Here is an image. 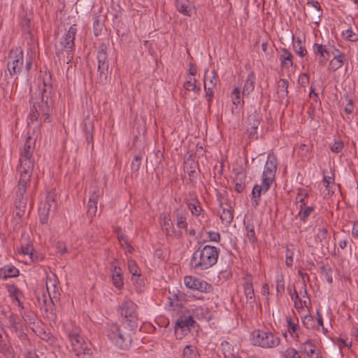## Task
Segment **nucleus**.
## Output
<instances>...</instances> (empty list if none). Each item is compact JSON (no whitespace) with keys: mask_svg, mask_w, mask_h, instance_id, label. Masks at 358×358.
I'll return each instance as SVG.
<instances>
[{"mask_svg":"<svg viewBox=\"0 0 358 358\" xmlns=\"http://www.w3.org/2000/svg\"><path fill=\"white\" fill-rule=\"evenodd\" d=\"M334 179L330 176H324L323 178V185L325 187V195L330 196L334 193V191L331 189V185H334Z\"/></svg>","mask_w":358,"mask_h":358,"instance_id":"49530a36","label":"nucleus"},{"mask_svg":"<svg viewBox=\"0 0 358 358\" xmlns=\"http://www.w3.org/2000/svg\"><path fill=\"white\" fill-rule=\"evenodd\" d=\"M232 106L231 111L234 114H238L240 112V107L244 106V100L241 96V90L238 87H235L231 92Z\"/></svg>","mask_w":358,"mask_h":358,"instance_id":"412c9836","label":"nucleus"},{"mask_svg":"<svg viewBox=\"0 0 358 358\" xmlns=\"http://www.w3.org/2000/svg\"><path fill=\"white\" fill-rule=\"evenodd\" d=\"M250 341L252 345L264 349L277 348L280 345L281 339L268 330L255 329L250 334Z\"/></svg>","mask_w":358,"mask_h":358,"instance_id":"0eeeda50","label":"nucleus"},{"mask_svg":"<svg viewBox=\"0 0 358 358\" xmlns=\"http://www.w3.org/2000/svg\"><path fill=\"white\" fill-rule=\"evenodd\" d=\"M222 212L220 213V217L222 224L225 226H229L234 219V210L229 204H220Z\"/></svg>","mask_w":358,"mask_h":358,"instance_id":"5701e85b","label":"nucleus"},{"mask_svg":"<svg viewBox=\"0 0 358 358\" xmlns=\"http://www.w3.org/2000/svg\"><path fill=\"white\" fill-rule=\"evenodd\" d=\"M245 174L243 173L239 172L237 173L234 180L235 183L234 189L238 193L243 192L245 189Z\"/></svg>","mask_w":358,"mask_h":358,"instance_id":"79ce46f5","label":"nucleus"},{"mask_svg":"<svg viewBox=\"0 0 358 358\" xmlns=\"http://www.w3.org/2000/svg\"><path fill=\"white\" fill-rule=\"evenodd\" d=\"M20 250H21L22 255H27V256H28L29 258L30 257V256L32 255V253L34 251L32 245H30L29 243L25 244V245H22Z\"/></svg>","mask_w":358,"mask_h":358,"instance_id":"864d4df0","label":"nucleus"},{"mask_svg":"<svg viewBox=\"0 0 358 358\" xmlns=\"http://www.w3.org/2000/svg\"><path fill=\"white\" fill-rule=\"evenodd\" d=\"M193 317L199 320L209 321L211 319V313L208 310L207 308L198 306L192 310Z\"/></svg>","mask_w":358,"mask_h":358,"instance_id":"473e14b6","label":"nucleus"},{"mask_svg":"<svg viewBox=\"0 0 358 358\" xmlns=\"http://www.w3.org/2000/svg\"><path fill=\"white\" fill-rule=\"evenodd\" d=\"M184 283L187 288L202 292H208L211 289L210 285L206 281L191 275L185 277Z\"/></svg>","mask_w":358,"mask_h":358,"instance_id":"ddd939ff","label":"nucleus"},{"mask_svg":"<svg viewBox=\"0 0 358 358\" xmlns=\"http://www.w3.org/2000/svg\"><path fill=\"white\" fill-rule=\"evenodd\" d=\"M287 328V331L285 332L284 336H286L287 334L289 335L294 331H298L300 329L299 321L297 318H292L290 316L286 317Z\"/></svg>","mask_w":358,"mask_h":358,"instance_id":"ea45409f","label":"nucleus"},{"mask_svg":"<svg viewBox=\"0 0 358 358\" xmlns=\"http://www.w3.org/2000/svg\"><path fill=\"white\" fill-rule=\"evenodd\" d=\"M277 158L273 154H268L262 174V180L270 185L275 180L277 170Z\"/></svg>","mask_w":358,"mask_h":358,"instance_id":"f8f14e48","label":"nucleus"},{"mask_svg":"<svg viewBox=\"0 0 358 358\" xmlns=\"http://www.w3.org/2000/svg\"><path fill=\"white\" fill-rule=\"evenodd\" d=\"M177 10L187 16H191L194 11V6L189 0H176Z\"/></svg>","mask_w":358,"mask_h":358,"instance_id":"b1692460","label":"nucleus"},{"mask_svg":"<svg viewBox=\"0 0 358 358\" xmlns=\"http://www.w3.org/2000/svg\"><path fill=\"white\" fill-rule=\"evenodd\" d=\"M188 212L185 208H176L173 211V221L176 223L178 230H180L182 231V230L187 231L188 227Z\"/></svg>","mask_w":358,"mask_h":358,"instance_id":"dca6fc26","label":"nucleus"},{"mask_svg":"<svg viewBox=\"0 0 358 358\" xmlns=\"http://www.w3.org/2000/svg\"><path fill=\"white\" fill-rule=\"evenodd\" d=\"M346 104L344 107V111L346 114H351L352 113L353 110H354V103H353V101L352 99H349L348 96H346Z\"/></svg>","mask_w":358,"mask_h":358,"instance_id":"13d9d810","label":"nucleus"},{"mask_svg":"<svg viewBox=\"0 0 358 358\" xmlns=\"http://www.w3.org/2000/svg\"><path fill=\"white\" fill-rule=\"evenodd\" d=\"M338 348L341 350L344 348H350L352 346V343H348L345 340L342 338H338L337 340Z\"/></svg>","mask_w":358,"mask_h":358,"instance_id":"69168bd1","label":"nucleus"},{"mask_svg":"<svg viewBox=\"0 0 358 358\" xmlns=\"http://www.w3.org/2000/svg\"><path fill=\"white\" fill-rule=\"evenodd\" d=\"M196 80L194 77L188 76L184 84V87L187 91H194L196 93H199L201 91V88L196 86Z\"/></svg>","mask_w":358,"mask_h":358,"instance_id":"a18cd8bd","label":"nucleus"},{"mask_svg":"<svg viewBox=\"0 0 358 358\" xmlns=\"http://www.w3.org/2000/svg\"><path fill=\"white\" fill-rule=\"evenodd\" d=\"M208 238L210 241L219 242L220 240V234L218 232L209 231L208 233Z\"/></svg>","mask_w":358,"mask_h":358,"instance_id":"e2e57ef3","label":"nucleus"},{"mask_svg":"<svg viewBox=\"0 0 358 358\" xmlns=\"http://www.w3.org/2000/svg\"><path fill=\"white\" fill-rule=\"evenodd\" d=\"M56 194L55 191H50L47 193L45 203L42 210L44 212L50 213L52 209H55L56 207L55 202Z\"/></svg>","mask_w":358,"mask_h":358,"instance_id":"c756f323","label":"nucleus"},{"mask_svg":"<svg viewBox=\"0 0 358 358\" xmlns=\"http://www.w3.org/2000/svg\"><path fill=\"white\" fill-rule=\"evenodd\" d=\"M301 352L306 354L309 358L317 350L316 345L312 342V341L307 338L304 340V342L300 347L298 348Z\"/></svg>","mask_w":358,"mask_h":358,"instance_id":"7c9ffc66","label":"nucleus"},{"mask_svg":"<svg viewBox=\"0 0 358 358\" xmlns=\"http://www.w3.org/2000/svg\"><path fill=\"white\" fill-rule=\"evenodd\" d=\"M334 51L337 52L338 54H335L334 52H331V55L334 57L329 64V69L332 71H335L341 68L346 60L345 55L343 52H341L336 48H334Z\"/></svg>","mask_w":358,"mask_h":358,"instance_id":"6ab92c4d","label":"nucleus"},{"mask_svg":"<svg viewBox=\"0 0 358 358\" xmlns=\"http://www.w3.org/2000/svg\"><path fill=\"white\" fill-rule=\"evenodd\" d=\"M255 81H256L255 75L254 72L250 71L248 73V75L244 82V85L243 87V91H242L243 96H248L254 91Z\"/></svg>","mask_w":358,"mask_h":358,"instance_id":"a878e982","label":"nucleus"},{"mask_svg":"<svg viewBox=\"0 0 358 358\" xmlns=\"http://www.w3.org/2000/svg\"><path fill=\"white\" fill-rule=\"evenodd\" d=\"M96 58L99 72L98 80L99 83L104 84L108 80L109 66L107 47L105 44L102 43L99 45Z\"/></svg>","mask_w":358,"mask_h":358,"instance_id":"1a4fd4ad","label":"nucleus"},{"mask_svg":"<svg viewBox=\"0 0 358 358\" xmlns=\"http://www.w3.org/2000/svg\"><path fill=\"white\" fill-rule=\"evenodd\" d=\"M271 185L262 181L261 185H255L252 190V203L254 207H257L259 204L262 194H265L270 188Z\"/></svg>","mask_w":358,"mask_h":358,"instance_id":"a211bd4d","label":"nucleus"},{"mask_svg":"<svg viewBox=\"0 0 358 358\" xmlns=\"http://www.w3.org/2000/svg\"><path fill=\"white\" fill-rule=\"evenodd\" d=\"M52 85L44 81L39 85L35 94H32L30 102L32 104L27 119L28 125L34 124L40 118V121L50 122L49 114L51 111L52 101L50 96Z\"/></svg>","mask_w":358,"mask_h":358,"instance_id":"f03ea898","label":"nucleus"},{"mask_svg":"<svg viewBox=\"0 0 358 358\" xmlns=\"http://www.w3.org/2000/svg\"><path fill=\"white\" fill-rule=\"evenodd\" d=\"M245 237L252 244L257 241V237L255 232V226L253 223L248 222L245 224Z\"/></svg>","mask_w":358,"mask_h":358,"instance_id":"37998d69","label":"nucleus"},{"mask_svg":"<svg viewBox=\"0 0 358 358\" xmlns=\"http://www.w3.org/2000/svg\"><path fill=\"white\" fill-rule=\"evenodd\" d=\"M35 148V141L29 136L21 149L17 173L19 176L16 189L15 208L16 215L22 217L25 214L27 208V197L25 193L29 185L35 164L33 155Z\"/></svg>","mask_w":358,"mask_h":358,"instance_id":"f257e3e1","label":"nucleus"},{"mask_svg":"<svg viewBox=\"0 0 358 358\" xmlns=\"http://www.w3.org/2000/svg\"><path fill=\"white\" fill-rule=\"evenodd\" d=\"M243 289L245 296L247 299V302L249 303L251 305V306H253V304L256 302V299L251 275H248L245 278Z\"/></svg>","mask_w":358,"mask_h":358,"instance_id":"4be33fe9","label":"nucleus"},{"mask_svg":"<svg viewBox=\"0 0 358 358\" xmlns=\"http://www.w3.org/2000/svg\"><path fill=\"white\" fill-rule=\"evenodd\" d=\"M276 292L278 295H281L285 290V282L282 277H278L275 280Z\"/></svg>","mask_w":358,"mask_h":358,"instance_id":"3c124183","label":"nucleus"},{"mask_svg":"<svg viewBox=\"0 0 358 358\" xmlns=\"http://www.w3.org/2000/svg\"><path fill=\"white\" fill-rule=\"evenodd\" d=\"M8 320L9 328L16 329V317L14 315H10Z\"/></svg>","mask_w":358,"mask_h":358,"instance_id":"774afa93","label":"nucleus"},{"mask_svg":"<svg viewBox=\"0 0 358 358\" xmlns=\"http://www.w3.org/2000/svg\"><path fill=\"white\" fill-rule=\"evenodd\" d=\"M29 259H30L31 262H37L42 260L43 259V256L41 254L34 251Z\"/></svg>","mask_w":358,"mask_h":358,"instance_id":"338daca9","label":"nucleus"},{"mask_svg":"<svg viewBox=\"0 0 358 358\" xmlns=\"http://www.w3.org/2000/svg\"><path fill=\"white\" fill-rule=\"evenodd\" d=\"M259 117L257 114H251L248 116V132L250 138H257V129L259 125Z\"/></svg>","mask_w":358,"mask_h":358,"instance_id":"393cba45","label":"nucleus"},{"mask_svg":"<svg viewBox=\"0 0 358 358\" xmlns=\"http://www.w3.org/2000/svg\"><path fill=\"white\" fill-rule=\"evenodd\" d=\"M65 333L71 343L72 351L80 358L88 355L90 350L84 338L80 336V329L74 324H70L66 327Z\"/></svg>","mask_w":358,"mask_h":358,"instance_id":"423d86ee","label":"nucleus"},{"mask_svg":"<svg viewBox=\"0 0 358 358\" xmlns=\"http://www.w3.org/2000/svg\"><path fill=\"white\" fill-rule=\"evenodd\" d=\"M315 206H308L303 208L301 207L299 208V211L296 216V219L299 220V223L296 224L300 233L307 230V227H303V225L308 222L309 217L315 213Z\"/></svg>","mask_w":358,"mask_h":358,"instance_id":"4468645a","label":"nucleus"},{"mask_svg":"<svg viewBox=\"0 0 358 358\" xmlns=\"http://www.w3.org/2000/svg\"><path fill=\"white\" fill-rule=\"evenodd\" d=\"M328 236V231L326 228L322 227L319 228L317 230V233L316 234V241L319 242H322V241L327 238Z\"/></svg>","mask_w":358,"mask_h":358,"instance_id":"603ef678","label":"nucleus"},{"mask_svg":"<svg viewBox=\"0 0 358 358\" xmlns=\"http://www.w3.org/2000/svg\"><path fill=\"white\" fill-rule=\"evenodd\" d=\"M313 52L315 55L320 56L318 58V64L321 66L326 65L330 55H331V50L327 45L319 43H315L313 45Z\"/></svg>","mask_w":358,"mask_h":358,"instance_id":"f3484780","label":"nucleus"},{"mask_svg":"<svg viewBox=\"0 0 358 358\" xmlns=\"http://www.w3.org/2000/svg\"><path fill=\"white\" fill-rule=\"evenodd\" d=\"M293 257H294L293 250H292L289 248H287L286 250V253H285V257H286L285 264L289 267H291L293 265V262H294Z\"/></svg>","mask_w":358,"mask_h":358,"instance_id":"6e6d98bb","label":"nucleus"},{"mask_svg":"<svg viewBox=\"0 0 358 358\" xmlns=\"http://www.w3.org/2000/svg\"><path fill=\"white\" fill-rule=\"evenodd\" d=\"M76 31V25L71 26L55 43V55L59 57L60 62L69 64L73 59Z\"/></svg>","mask_w":358,"mask_h":358,"instance_id":"20e7f679","label":"nucleus"},{"mask_svg":"<svg viewBox=\"0 0 358 358\" xmlns=\"http://www.w3.org/2000/svg\"><path fill=\"white\" fill-rule=\"evenodd\" d=\"M182 355L183 358H200L196 348L190 345L184 348Z\"/></svg>","mask_w":358,"mask_h":358,"instance_id":"c03bdc74","label":"nucleus"},{"mask_svg":"<svg viewBox=\"0 0 358 358\" xmlns=\"http://www.w3.org/2000/svg\"><path fill=\"white\" fill-rule=\"evenodd\" d=\"M341 36L344 39L348 41L355 42L358 41V34L355 33L351 29L343 31Z\"/></svg>","mask_w":358,"mask_h":358,"instance_id":"de8ad7c7","label":"nucleus"},{"mask_svg":"<svg viewBox=\"0 0 358 358\" xmlns=\"http://www.w3.org/2000/svg\"><path fill=\"white\" fill-rule=\"evenodd\" d=\"M302 322L304 326H306L307 328H309L310 327L313 326V317L310 315H305L303 317H302Z\"/></svg>","mask_w":358,"mask_h":358,"instance_id":"680f3d73","label":"nucleus"},{"mask_svg":"<svg viewBox=\"0 0 358 358\" xmlns=\"http://www.w3.org/2000/svg\"><path fill=\"white\" fill-rule=\"evenodd\" d=\"M5 287L7 289L9 296L17 302V305L21 309H23L24 306L22 301H20V296L22 295V292L17 288V287L14 284H6Z\"/></svg>","mask_w":358,"mask_h":358,"instance_id":"cd10ccee","label":"nucleus"},{"mask_svg":"<svg viewBox=\"0 0 358 358\" xmlns=\"http://www.w3.org/2000/svg\"><path fill=\"white\" fill-rule=\"evenodd\" d=\"M308 196V194L307 192H299L296 196V199L299 200V208L301 207L308 206L307 205V199Z\"/></svg>","mask_w":358,"mask_h":358,"instance_id":"8fccbe9b","label":"nucleus"},{"mask_svg":"<svg viewBox=\"0 0 358 358\" xmlns=\"http://www.w3.org/2000/svg\"><path fill=\"white\" fill-rule=\"evenodd\" d=\"M220 249L210 245H200L192 255L189 265L196 272L212 268L217 262Z\"/></svg>","mask_w":358,"mask_h":358,"instance_id":"7ed1b4c3","label":"nucleus"},{"mask_svg":"<svg viewBox=\"0 0 358 358\" xmlns=\"http://www.w3.org/2000/svg\"><path fill=\"white\" fill-rule=\"evenodd\" d=\"M280 56L282 66L289 69L293 65V56L292 53L285 48H282Z\"/></svg>","mask_w":358,"mask_h":358,"instance_id":"e433bc0d","label":"nucleus"},{"mask_svg":"<svg viewBox=\"0 0 358 358\" xmlns=\"http://www.w3.org/2000/svg\"><path fill=\"white\" fill-rule=\"evenodd\" d=\"M288 81L286 79L280 78L277 83V94L279 100L285 99L288 95Z\"/></svg>","mask_w":358,"mask_h":358,"instance_id":"f704fd0d","label":"nucleus"},{"mask_svg":"<svg viewBox=\"0 0 358 358\" xmlns=\"http://www.w3.org/2000/svg\"><path fill=\"white\" fill-rule=\"evenodd\" d=\"M220 346L224 358H236V350L229 342L224 341L221 343Z\"/></svg>","mask_w":358,"mask_h":358,"instance_id":"4c0bfd02","label":"nucleus"},{"mask_svg":"<svg viewBox=\"0 0 358 358\" xmlns=\"http://www.w3.org/2000/svg\"><path fill=\"white\" fill-rule=\"evenodd\" d=\"M46 287H47V290H48V294L50 298H52V292H53L54 294H56V291H55L56 287L55 285L54 282H52L50 280L47 281Z\"/></svg>","mask_w":358,"mask_h":358,"instance_id":"bf43d9fd","label":"nucleus"},{"mask_svg":"<svg viewBox=\"0 0 358 358\" xmlns=\"http://www.w3.org/2000/svg\"><path fill=\"white\" fill-rule=\"evenodd\" d=\"M219 78L215 71H209L208 69L205 71L203 82L205 98L210 105L214 96V89L216 87Z\"/></svg>","mask_w":358,"mask_h":358,"instance_id":"9d476101","label":"nucleus"},{"mask_svg":"<svg viewBox=\"0 0 358 358\" xmlns=\"http://www.w3.org/2000/svg\"><path fill=\"white\" fill-rule=\"evenodd\" d=\"M123 274L122 269L119 266H114L111 274V280L113 285L119 290L122 289L124 286Z\"/></svg>","mask_w":358,"mask_h":358,"instance_id":"bb28decb","label":"nucleus"},{"mask_svg":"<svg viewBox=\"0 0 358 358\" xmlns=\"http://www.w3.org/2000/svg\"><path fill=\"white\" fill-rule=\"evenodd\" d=\"M162 220V229L166 236H174L178 239L182 238L183 232L174 228L173 220L169 214H164Z\"/></svg>","mask_w":358,"mask_h":358,"instance_id":"2eb2a0df","label":"nucleus"},{"mask_svg":"<svg viewBox=\"0 0 358 358\" xmlns=\"http://www.w3.org/2000/svg\"><path fill=\"white\" fill-rule=\"evenodd\" d=\"M118 313L121 322L129 331H134L138 327V315L137 306L129 299H124L119 305Z\"/></svg>","mask_w":358,"mask_h":358,"instance_id":"39448f33","label":"nucleus"},{"mask_svg":"<svg viewBox=\"0 0 358 358\" xmlns=\"http://www.w3.org/2000/svg\"><path fill=\"white\" fill-rule=\"evenodd\" d=\"M141 165V157L135 156L134 160L131 162V167L132 171L137 172Z\"/></svg>","mask_w":358,"mask_h":358,"instance_id":"4d7b16f0","label":"nucleus"},{"mask_svg":"<svg viewBox=\"0 0 358 358\" xmlns=\"http://www.w3.org/2000/svg\"><path fill=\"white\" fill-rule=\"evenodd\" d=\"M194 323L193 316L180 317L176 322V331L181 329L182 331H189V327Z\"/></svg>","mask_w":358,"mask_h":358,"instance_id":"c85d7f7f","label":"nucleus"},{"mask_svg":"<svg viewBox=\"0 0 358 358\" xmlns=\"http://www.w3.org/2000/svg\"><path fill=\"white\" fill-rule=\"evenodd\" d=\"M187 205L193 216L198 217L201 214L203 209L199 201L196 198L188 201Z\"/></svg>","mask_w":358,"mask_h":358,"instance_id":"c9c22d12","label":"nucleus"},{"mask_svg":"<svg viewBox=\"0 0 358 358\" xmlns=\"http://www.w3.org/2000/svg\"><path fill=\"white\" fill-rule=\"evenodd\" d=\"M294 303L296 309H302L303 306H307V304L309 303L306 300L302 301L301 299H296Z\"/></svg>","mask_w":358,"mask_h":358,"instance_id":"0e129e2a","label":"nucleus"},{"mask_svg":"<svg viewBox=\"0 0 358 358\" xmlns=\"http://www.w3.org/2000/svg\"><path fill=\"white\" fill-rule=\"evenodd\" d=\"M295 333H292L290 334V336L294 339V341L296 342V345L298 348L300 347V345L304 342V338H303V332L301 329H298V331H294Z\"/></svg>","mask_w":358,"mask_h":358,"instance_id":"09e8293b","label":"nucleus"},{"mask_svg":"<svg viewBox=\"0 0 358 358\" xmlns=\"http://www.w3.org/2000/svg\"><path fill=\"white\" fill-rule=\"evenodd\" d=\"M19 275V269L12 264H7L1 267V279L6 280L9 278H16Z\"/></svg>","mask_w":358,"mask_h":358,"instance_id":"2f4dec72","label":"nucleus"},{"mask_svg":"<svg viewBox=\"0 0 358 358\" xmlns=\"http://www.w3.org/2000/svg\"><path fill=\"white\" fill-rule=\"evenodd\" d=\"M102 196V192L99 190L94 191L90 196L87 204V216L93 217L97 212V203L99 198Z\"/></svg>","mask_w":358,"mask_h":358,"instance_id":"aec40b11","label":"nucleus"},{"mask_svg":"<svg viewBox=\"0 0 358 358\" xmlns=\"http://www.w3.org/2000/svg\"><path fill=\"white\" fill-rule=\"evenodd\" d=\"M281 358H305L302 356L300 350H296L293 347H289L285 350L280 352Z\"/></svg>","mask_w":358,"mask_h":358,"instance_id":"a19ab883","label":"nucleus"},{"mask_svg":"<svg viewBox=\"0 0 358 358\" xmlns=\"http://www.w3.org/2000/svg\"><path fill=\"white\" fill-rule=\"evenodd\" d=\"M127 266L129 273L132 275V280L136 282L141 277V271L135 260L128 259Z\"/></svg>","mask_w":358,"mask_h":358,"instance_id":"58836bf2","label":"nucleus"},{"mask_svg":"<svg viewBox=\"0 0 358 358\" xmlns=\"http://www.w3.org/2000/svg\"><path fill=\"white\" fill-rule=\"evenodd\" d=\"M321 268L323 271L322 275L324 279L327 280V282H329V284L332 283L333 277L331 269L324 266H323Z\"/></svg>","mask_w":358,"mask_h":358,"instance_id":"5fc2aeb1","label":"nucleus"},{"mask_svg":"<svg viewBox=\"0 0 358 358\" xmlns=\"http://www.w3.org/2000/svg\"><path fill=\"white\" fill-rule=\"evenodd\" d=\"M23 64V52L20 48L11 50L7 62L8 71L12 76L20 71Z\"/></svg>","mask_w":358,"mask_h":358,"instance_id":"9b49d317","label":"nucleus"},{"mask_svg":"<svg viewBox=\"0 0 358 358\" xmlns=\"http://www.w3.org/2000/svg\"><path fill=\"white\" fill-rule=\"evenodd\" d=\"M343 148V143L341 141H336L331 148V150L335 153H339Z\"/></svg>","mask_w":358,"mask_h":358,"instance_id":"052dcab7","label":"nucleus"},{"mask_svg":"<svg viewBox=\"0 0 358 358\" xmlns=\"http://www.w3.org/2000/svg\"><path fill=\"white\" fill-rule=\"evenodd\" d=\"M106 333L109 340L117 348L126 350L131 346L132 342L131 333L121 329L117 324H108Z\"/></svg>","mask_w":358,"mask_h":358,"instance_id":"6e6552de","label":"nucleus"},{"mask_svg":"<svg viewBox=\"0 0 358 358\" xmlns=\"http://www.w3.org/2000/svg\"><path fill=\"white\" fill-rule=\"evenodd\" d=\"M94 122L92 119L87 117L83 121V130L85 134L86 141L90 143L93 141Z\"/></svg>","mask_w":358,"mask_h":358,"instance_id":"72a5a7b5","label":"nucleus"}]
</instances>
